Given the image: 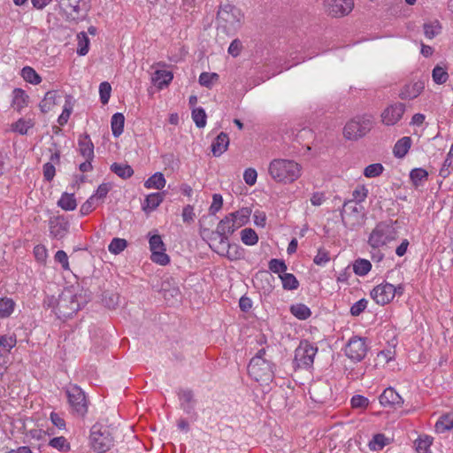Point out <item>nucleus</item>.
Returning <instances> with one entry per match:
<instances>
[{
	"mask_svg": "<svg viewBox=\"0 0 453 453\" xmlns=\"http://www.w3.org/2000/svg\"><path fill=\"white\" fill-rule=\"evenodd\" d=\"M254 280L256 282H258V281L263 282V281H265L267 284V287L263 286L262 288H265V290H271V288H272L271 281L273 280V277L272 274L269 273V272H267V271H261V272H258L255 275Z\"/></svg>",
	"mask_w": 453,
	"mask_h": 453,
	"instance_id": "052dcab7",
	"label": "nucleus"
},
{
	"mask_svg": "<svg viewBox=\"0 0 453 453\" xmlns=\"http://www.w3.org/2000/svg\"><path fill=\"white\" fill-rule=\"evenodd\" d=\"M49 445L60 451H67L70 449V445L64 436L52 438L50 441Z\"/></svg>",
	"mask_w": 453,
	"mask_h": 453,
	"instance_id": "13d9d810",
	"label": "nucleus"
},
{
	"mask_svg": "<svg viewBox=\"0 0 453 453\" xmlns=\"http://www.w3.org/2000/svg\"><path fill=\"white\" fill-rule=\"evenodd\" d=\"M368 301L365 298H362L353 303L350 307V314L352 316H359L367 307Z\"/></svg>",
	"mask_w": 453,
	"mask_h": 453,
	"instance_id": "338daca9",
	"label": "nucleus"
},
{
	"mask_svg": "<svg viewBox=\"0 0 453 453\" xmlns=\"http://www.w3.org/2000/svg\"><path fill=\"white\" fill-rule=\"evenodd\" d=\"M35 126V122L31 119H19L12 124L11 130L19 134H27L28 130Z\"/></svg>",
	"mask_w": 453,
	"mask_h": 453,
	"instance_id": "7c9ffc66",
	"label": "nucleus"
},
{
	"mask_svg": "<svg viewBox=\"0 0 453 453\" xmlns=\"http://www.w3.org/2000/svg\"><path fill=\"white\" fill-rule=\"evenodd\" d=\"M78 150L80 154L88 159H93L94 154V144L88 134H83L79 137L78 140Z\"/></svg>",
	"mask_w": 453,
	"mask_h": 453,
	"instance_id": "4be33fe9",
	"label": "nucleus"
},
{
	"mask_svg": "<svg viewBox=\"0 0 453 453\" xmlns=\"http://www.w3.org/2000/svg\"><path fill=\"white\" fill-rule=\"evenodd\" d=\"M368 193V189L365 185H357L352 191V199L350 201L360 203L366 199Z\"/></svg>",
	"mask_w": 453,
	"mask_h": 453,
	"instance_id": "09e8293b",
	"label": "nucleus"
},
{
	"mask_svg": "<svg viewBox=\"0 0 453 453\" xmlns=\"http://www.w3.org/2000/svg\"><path fill=\"white\" fill-rule=\"evenodd\" d=\"M218 18L220 21L225 22L230 27L235 28L240 26L243 19V14L239 8L226 4L220 8L218 12Z\"/></svg>",
	"mask_w": 453,
	"mask_h": 453,
	"instance_id": "ddd939ff",
	"label": "nucleus"
},
{
	"mask_svg": "<svg viewBox=\"0 0 453 453\" xmlns=\"http://www.w3.org/2000/svg\"><path fill=\"white\" fill-rule=\"evenodd\" d=\"M49 226L50 236L58 240L64 238L69 229V224L63 217L50 219Z\"/></svg>",
	"mask_w": 453,
	"mask_h": 453,
	"instance_id": "a211bd4d",
	"label": "nucleus"
},
{
	"mask_svg": "<svg viewBox=\"0 0 453 453\" xmlns=\"http://www.w3.org/2000/svg\"><path fill=\"white\" fill-rule=\"evenodd\" d=\"M379 400L384 407H401L403 403L402 396L393 388H386Z\"/></svg>",
	"mask_w": 453,
	"mask_h": 453,
	"instance_id": "6ab92c4d",
	"label": "nucleus"
},
{
	"mask_svg": "<svg viewBox=\"0 0 453 453\" xmlns=\"http://www.w3.org/2000/svg\"><path fill=\"white\" fill-rule=\"evenodd\" d=\"M179 398L180 402V406L183 409V411L190 416H196V400L194 398L193 392L188 389H183L180 391Z\"/></svg>",
	"mask_w": 453,
	"mask_h": 453,
	"instance_id": "aec40b11",
	"label": "nucleus"
},
{
	"mask_svg": "<svg viewBox=\"0 0 453 453\" xmlns=\"http://www.w3.org/2000/svg\"><path fill=\"white\" fill-rule=\"evenodd\" d=\"M366 352L367 346L365 339L362 337H351L345 347L346 356L356 362L361 361L365 357Z\"/></svg>",
	"mask_w": 453,
	"mask_h": 453,
	"instance_id": "f8f14e48",
	"label": "nucleus"
},
{
	"mask_svg": "<svg viewBox=\"0 0 453 453\" xmlns=\"http://www.w3.org/2000/svg\"><path fill=\"white\" fill-rule=\"evenodd\" d=\"M242 242L249 246H252L257 243L258 236L252 228H244L241 232Z\"/></svg>",
	"mask_w": 453,
	"mask_h": 453,
	"instance_id": "c03bdc74",
	"label": "nucleus"
},
{
	"mask_svg": "<svg viewBox=\"0 0 453 453\" xmlns=\"http://www.w3.org/2000/svg\"><path fill=\"white\" fill-rule=\"evenodd\" d=\"M73 105H74L73 97L70 95H66L65 99V104L63 106L62 113L60 114V116L58 119V123L60 126H65L67 123V121L71 116V113L73 111Z\"/></svg>",
	"mask_w": 453,
	"mask_h": 453,
	"instance_id": "c756f323",
	"label": "nucleus"
},
{
	"mask_svg": "<svg viewBox=\"0 0 453 453\" xmlns=\"http://www.w3.org/2000/svg\"><path fill=\"white\" fill-rule=\"evenodd\" d=\"M372 127L371 116L357 117L348 122L343 130V134L348 140H357L367 134Z\"/></svg>",
	"mask_w": 453,
	"mask_h": 453,
	"instance_id": "423d86ee",
	"label": "nucleus"
},
{
	"mask_svg": "<svg viewBox=\"0 0 453 453\" xmlns=\"http://www.w3.org/2000/svg\"><path fill=\"white\" fill-rule=\"evenodd\" d=\"M165 183L164 174L157 172L144 182V187L146 188L162 189L165 186Z\"/></svg>",
	"mask_w": 453,
	"mask_h": 453,
	"instance_id": "473e14b6",
	"label": "nucleus"
},
{
	"mask_svg": "<svg viewBox=\"0 0 453 453\" xmlns=\"http://www.w3.org/2000/svg\"><path fill=\"white\" fill-rule=\"evenodd\" d=\"M17 343L15 335H0V347L10 351Z\"/></svg>",
	"mask_w": 453,
	"mask_h": 453,
	"instance_id": "0e129e2a",
	"label": "nucleus"
},
{
	"mask_svg": "<svg viewBox=\"0 0 453 453\" xmlns=\"http://www.w3.org/2000/svg\"><path fill=\"white\" fill-rule=\"evenodd\" d=\"M330 260L329 252L323 248L318 250L317 255L313 258V262L319 266L326 265Z\"/></svg>",
	"mask_w": 453,
	"mask_h": 453,
	"instance_id": "680f3d73",
	"label": "nucleus"
},
{
	"mask_svg": "<svg viewBox=\"0 0 453 453\" xmlns=\"http://www.w3.org/2000/svg\"><path fill=\"white\" fill-rule=\"evenodd\" d=\"M29 96L21 88H14L12 91V107L20 112L28 105Z\"/></svg>",
	"mask_w": 453,
	"mask_h": 453,
	"instance_id": "5701e85b",
	"label": "nucleus"
},
{
	"mask_svg": "<svg viewBox=\"0 0 453 453\" xmlns=\"http://www.w3.org/2000/svg\"><path fill=\"white\" fill-rule=\"evenodd\" d=\"M371 269L372 264L367 259L358 258L353 264V271L358 276H365Z\"/></svg>",
	"mask_w": 453,
	"mask_h": 453,
	"instance_id": "58836bf2",
	"label": "nucleus"
},
{
	"mask_svg": "<svg viewBox=\"0 0 453 453\" xmlns=\"http://www.w3.org/2000/svg\"><path fill=\"white\" fill-rule=\"evenodd\" d=\"M269 270L273 273L283 274L287 270L286 263L281 259L273 258L268 264Z\"/></svg>",
	"mask_w": 453,
	"mask_h": 453,
	"instance_id": "5fc2aeb1",
	"label": "nucleus"
},
{
	"mask_svg": "<svg viewBox=\"0 0 453 453\" xmlns=\"http://www.w3.org/2000/svg\"><path fill=\"white\" fill-rule=\"evenodd\" d=\"M219 76L216 73H202L199 76V83L206 88H211L219 80Z\"/></svg>",
	"mask_w": 453,
	"mask_h": 453,
	"instance_id": "de8ad7c7",
	"label": "nucleus"
},
{
	"mask_svg": "<svg viewBox=\"0 0 453 453\" xmlns=\"http://www.w3.org/2000/svg\"><path fill=\"white\" fill-rule=\"evenodd\" d=\"M432 77H433L434 81L436 84L441 85V84H444L448 81L449 74L443 67L436 65L433 69Z\"/></svg>",
	"mask_w": 453,
	"mask_h": 453,
	"instance_id": "8fccbe9b",
	"label": "nucleus"
},
{
	"mask_svg": "<svg viewBox=\"0 0 453 453\" xmlns=\"http://www.w3.org/2000/svg\"><path fill=\"white\" fill-rule=\"evenodd\" d=\"M371 296L378 304H387L395 296V286L388 282H383L373 288Z\"/></svg>",
	"mask_w": 453,
	"mask_h": 453,
	"instance_id": "4468645a",
	"label": "nucleus"
},
{
	"mask_svg": "<svg viewBox=\"0 0 453 453\" xmlns=\"http://www.w3.org/2000/svg\"><path fill=\"white\" fill-rule=\"evenodd\" d=\"M433 443V438L428 435L419 436L415 441V448L417 453H432L430 447Z\"/></svg>",
	"mask_w": 453,
	"mask_h": 453,
	"instance_id": "e433bc0d",
	"label": "nucleus"
},
{
	"mask_svg": "<svg viewBox=\"0 0 453 453\" xmlns=\"http://www.w3.org/2000/svg\"><path fill=\"white\" fill-rule=\"evenodd\" d=\"M350 403L354 409L364 410L368 406L369 399L364 395H356L352 396Z\"/></svg>",
	"mask_w": 453,
	"mask_h": 453,
	"instance_id": "e2e57ef3",
	"label": "nucleus"
},
{
	"mask_svg": "<svg viewBox=\"0 0 453 453\" xmlns=\"http://www.w3.org/2000/svg\"><path fill=\"white\" fill-rule=\"evenodd\" d=\"M309 395L313 402L325 403L331 397V387L326 381L319 380L313 382L309 388Z\"/></svg>",
	"mask_w": 453,
	"mask_h": 453,
	"instance_id": "2eb2a0df",
	"label": "nucleus"
},
{
	"mask_svg": "<svg viewBox=\"0 0 453 453\" xmlns=\"http://www.w3.org/2000/svg\"><path fill=\"white\" fill-rule=\"evenodd\" d=\"M127 247V241L120 238H113L108 246V250L112 254H119Z\"/></svg>",
	"mask_w": 453,
	"mask_h": 453,
	"instance_id": "6e6d98bb",
	"label": "nucleus"
},
{
	"mask_svg": "<svg viewBox=\"0 0 453 453\" xmlns=\"http://www.w3.org/2000/svg\"><path fill=\"white\" fill-rule=\"evenodd\" d=\"M60 98L59 94L56 90L48 91L42 100L39 104L40 111L42 113H47L53 109V107L58 104Z\"/></svg>",
	"mask_w": 453,
	"mask_h": 453,
	"instance_id": "b1692460",
	"label": "nucleus"
},
{
	"mask_svg": "<svg viewBox=\"0 0 453 453\" xmlns=\"http://www.w3.org/2000/svg\"><path fill=\"white\" fill-rule=\"evenodd\" d=\"M317 352V346L308 341H302L295 350L294 362L298 367L310 368L313 365Z\"/></svg>",
	"mask_w": 453,
	"mask_h": 453,
	"instance_id": "0eeeda50",
	"label": "nucleus"
},
{
	"mask_svg": "<svg viewBox=\"0 0 453 453\" xmlns=\"http://www.w3.org/2000/svg\"><path fill=\"white\" fill-rule=\"evenodd\" d=\"M111 92V87L109 82L104 81L99 85L100 100L103 104L109 102Z\"/></svg>",
	"mask_w": 453,
	"mask_h": 453,
	"instance_id": "bf43d9fd",
	"label": "nucleus"
},
{
	"mask_svg": "<svg viewBox=\"0 0 453 453\" xmlns=\"http://www.w3.org/2000/svg\"><path fill=\"white\" fill-rule=\"evenodd\" d=\"M425 88L424 82L418 81L405 85L400 93V97L404 100H411L418 97Z\"/></svg>",
	"mask_w": 453,
	"mask_h": 453,
	"instance_id": "412c9836",
	"label": "nucleus"
},
{
	"mask_svg": "<svg viewBox=\"0 0 453 453\" xmlns=\"http://www.w3.org/2000/svg\"><path fill=\"white\" fill-rule=\"evenodd\" d=\"M111 171L122 179H128L134 174V170L127 164L113 163Z\"/></svg>",
	"mask_w": 453,
	"mask_h": 453,
	"instance_id": "72a5a7b5",
	"label": "nucleus"
},
{
	"mask_svg": "<svg viewBox=\"0 0 453 453\" xmlns=\"http://www.w3.org/2000/svg\"><path fill=\"white\" fill-rule=\"evenodd\" d=\"M223 205V197L220 194H214L212 196V203L209 208V212L211 215H215L218 211H219Z\"/></svg>",
	"mask_w": 453,
	"mask_h": 453,
	"instance_id": "69168bd1",
	"label": "nucleus"
},
{
	"mask_svg": "<svg viewBox=\"0 0 453 453\" xmlns=\"http://www.w3.org/2000/svg\"><path fill=\"white\" fill-rule=\"evenodd\" d=\"M89 438L92 448L98 452H106L113 445L109 431L97 425L92 426Z\"/></svg>",
	"mask_w": 453,
	"mask_h": 453,
	"instance_id": "6e6552de",
	"label": "nucleus"
},
{
	"mask_svg": "<svg viewBox=\"0 0 453 453\" xmlns=\"http://www.w3.org/2000/svg\"><path fill=\"white\" fill-rule=\"evenodd\" d=\"M397 231L391 222L382 221L378 223L368 237V244L372 249H380L388 246L396 240Z\"/></svg>",
	"mask_w": 453,
	"mask_h": 453,
	"instance_id": "f03ea898",
	"label": "nucleus"
},
{
	"mask_svg": "<svg viewBox=\"0 0 453 453\" xmlns=\"http://www.w3.org/2000/svg\"><path fill=\"white\" fill-rule=\"evenodd\" d=\"M163 201V196L160 193H152L149 195L143 204V210H155Z\"/></svg>",
	"mask_w": 453,
	"mask_h": 453,
	"instance_id": "a18cd8bd",
	"label": "nucleus"
},
{
	"mask_svg": "<svg viewBox=\"0 0 453 453\" xmlns=\"http://www.w3.org/2000/svg\"><path fill=\"white\" fill-rule=\"evenodd\" d=\"M238 227H235V224L234 222L233 217L230 215H226L225 218H223L218 224L216 228V233L220 237V244H226L227 245L228 249H231L230 245L228 244V237L235 230H237ZM227 257L230 259H235L237 258L236 255H233L230 250L227 251Z\"/></svg>",
	"mask_w": 453,
	"mask_h": 453,
	"instance_id": "9d476101",
	"label": "nucleus"
},
{
	"mask_svg": "<svg viewBox=\"0 0 453 453\" xmlns=\"http://www.w3.org/2000/svg\"><path fill=\"white\" fill-rule=\"evenodd\" d=\"M21 76L27 82L34 85H37L42 81L40 75L30 66H25L22 68Z\"/></svg>",
	"mask_w": 453,
	"mask_h": 453,
	"instance_id": "a19ab883",
	"label": "nucleus"
},
{
	"mask_svg": "<svg viewBox=\"0 0 453 453\" xmlns=\"http://www.w3.org/2000/svg\"><path fill=\"white\" fill-rule=\"evenodd\" d=\"M161 291L165 300L170 304H173L180 300V292L179 288L171 287L169 282L162 284Z\"/></svg>",
	"mask_w": 453,
	"mask_h": 453,
	"instance_id": "a878e982",
	"label": "nucleus"
},
{
	"mask_svg": "<svg viewBox=\"0 0 453 453\" xmlns=\"http://www.w3.org/2000/svg\"><path fill=\"white\" fill-rule=\"evenodd\" d=\"M326 11L332 17L348 15L353 9V0H325Z\"/></svg>",
	"mask_w": 453,
	"mask_h": 453,
	"instance_id": "dca6fc26",
	"label": "nucleus"
},
{
	"mask_svg": "<svg viewBox=\"0 0 453 453\" xmlns=\"http://www.w3.org/2000/svg\"><path fill=\"white\" fill-rule=\"evenodd\" d=\"M425 36L433 39L441 33V27L438 20L425 23L423 26Z\"/></svg>",
	"mask_w": 453,
	"mask_h": 453,
	"instance_id": "79ce46f5",
	"label": "nucleus"
},
{
	"mask_svg": "<svg viewBox=\"0 0 453 453\" xmlns=\"http://www.w3.org/2000/svg\"><path fill=\"white\" fill-rule=\"evenodd\" d=\"M60 8L72 19H75L88 12L89 0H57Z\"/></svg>",
	"mask_w": 453,
	"mask_h": 453,
	"instance_id": "9b49d317",
	"label": "nucleus"
},
{
	"mask_svg": "<svg viewBox=\"0 0 453 453\" xmlns=\"http://www.w3.org/2000/svg\"><path fill=\"white\" fill-rule=\"evenodd\" d=\"M405 111V106L402 103H396L388 106L381 112L382 123L387 126L395 125L403 117Z\"/></svg>",
	"mask_w": 453,
	"mask_h": 453,
	"instance_id": "f3484780",
	"label": "nucleus"
},
{
	"mask_svg": "<svg viewBox=\"0 0 453 453\" xmlns=\"http://www.w3.org/2000/svg\"><path fill=\"white\" fill-rule=\"evenodd\" d=\"M78 38V48L77 54L80 56H85L88 52L89 40L86 33L81 32L77 35Z\"/></svg>",
	"mask_w": 453,
	"mask_h": 453,
	"instance_id": "3c124183",
	"label": "nucleus"
},
{
	"mask_svg": "<svg viewBox=\"0 0 453 453\" xmlns=\"http://www.w3.org/2000/svg\"><path fill=\"white\" fill-rule=\"evenodd\" d=\"M383 165L380 163L372 164L364 170V175L367 178H374L380 176L383 172Z\"/></svg>",
	"mask_w": 453,
	"mask_h": 453,
	"instance_id": "4d7b16f0",
	"label": "nucleus"
},
{
	"mask_svg": "<svg viewBox=\"0 0 453 453\" xmlns=\"http://www.w3.org/2000/svg\"><path fill=\"white\" fill-rule=\"evenodd\" d=\"M192 119L196 123V127L201 128L206 125V113L205 111L201 108H196L192 111Z\"/></svg>",
	"mask_w": 453,
	"mask_h": 453,
	"instance_id": "864d4df0",
	"label": "nucleus"
},
{
	"mask_svg": "<svg viewBox=\"0 0 453 453\" xmlns=\"http://www.w3.org/2000/svg\"><path fill=\"white\" fill-rule=\"evenodd\" d=\"M71 411L80 417H84L88 412V400L84 391L76 385H69L65 388Z\"/></svg>",
	"mask_w": 453,
	"mask_h": 453,
	"instance_id": "39448f33",
	"label": "nucleus"
},
{
	"mask_svg": "<svg viewBox=\"0 0 453 453\" xmlns=\"http://www.w3.org/2000/svg\"><path fill=\"white\" fill-rule=\"evenodd\" d=\"M230 215L233 217L235 227L240 228L248 223L251 215V209L249 207H242L234 212H231Z\"/></svg>",
	"mask_w": 453,
	"mask_h": 453,
	"instance_id": "c85d7f7f",
	"label": "nucleus"
},
{
	"mask_svg": "<svg viewBox=\"0 0 453 453\" xmlns=\"http://www.w3.org/2000/svg\"><path fill=\"white\" fill-rule=\"evenodd\" d=\"M15 302L12 298H0V317L3 319L10 317L14 311Z\"/></svg>",
	"mask_w": 453,
	"mask_h": 453,
	"instance_id": "4c0bfd02",
	"label": "nucleus"
},
{
	"mask_svg": "<svg viewBox=\"0 0 453 453\" xmlns=\"http://www.w3.org/2000/svg\"><path fill=\"white\" fill-rule=\"evenodd\" d=\"M58 205L65 211H73L77 203L73 194L64 193L58 202Z\"/></svg>",
	"mask_w": 453,
	"mask_h": 453,
	"instance_id": "f704fd0d",
	"label": "nucleus"
},
{
	"mask_svg": "<svg viewBox=\"0 0 453 453\" xmlns=\"http://www.w3.org/2000/svg\"><path fill=\"white\" fill-rule=\"evenodd\" d=\"M434 428L438 434H442L448 430L453 429L451 413L441 416L435 423Z\"/></svg>",
	"mask_w": 453,
	"mask_h": 453,
	"instance_id": "c9c22d12",
	"label": "nucleus"
},
{
	"mask_svg": "<svg viewBox=\"0 0 453 453\" xmlns=\"http://www.w3.org/2000/svg\"><path fill=\"white\" fill-rule=\"evenodd\" d=\"M229 138L228 135L221 132L217 135L215 140L211 143V151L215 157L221 156L228 148Z\"/></svg>",
	"mask_w": 453,
	"mask_h": 453,
	"instance_id": "393cba45",
	"label": "nucleus"
},
{
	"mask_svg": "<svg viewBox=\"0 0 453 453\" xmlns=\"http://www.w3.org/2000/svg\"><path fill=\"white\" fill-rule=\"evenodd\" d=\"M428 173L423 168H415L411 170L410 178L415 187H418L427 180Z\"/></svg>",
	"mask_w": 453,
	"mask_h": 453,
	"instance_id": "37998d69",
	"label": "nucleus"
},
{
	"mask_svg": "<svg viewBox=\"0 0 453 453\" xmlns=\"http://www.w3.org/2000/svg\"><path fill=\"white\" fill-rule=\"evenodd\" d=\"M280 279L282 282V288L286 290H295L299 287V281L296 277L292 273L280 274Z\"/></svg>",
	"mask_w": 453,
	"mask_h": 453,
	"instance_id": "ea45409f",
	"label": "nucleus"
},
{
	"mask_svg": "<svg viewBox=\"0 0 453 453\" xmlns=\"http://www.w3.org/2000/svg\"><path fill=\"white\" fill-rule=\"evenodd\" d=\"M125 117L122 113H114L111 117V127L113 136L119 137L124 131Z\"/></svg>",
	"mask_w": 453,
	"mask_h": 453,
	"instance_id": "2f4dec72",
	"label": "nucleus"
},
{
	"mask_svg": "<svg viewBox=\"0 0 453 453\" xmlns=\"http://www.w3.org/2000/svg\"><path fill=\"white\" fill-rule=\"evenodd\" d=\"M150 259L160 265H166L170 262L169 256L165 253V245L159 234H153L149 239Z\"/></svg>",
	"mask_w": 453,
	"mask_h": 453,
	"instance_id": "1a4fd4ad",
	"label": "nucleus"
},
{
	"mask_svg": "<svg viewBox=\"0 0 453 453\" xmlns=\"http://www.w3.org/2000/svg\"><path fill=\"white\" fill-rule=\"evenodd\" d=\"M98 203L96 200V196H91L81 206V213L82 215H87L91 212L96 206Z\"/></svg>",
	"mask_w": 453,
	"mask_h": 453,
	"instance_id": "774afa93",
	"label": "nucleus"
},
{
	"mask_svg": "<svg viewBox=\"0 0 453 453\" xmlns=\"http://www.w3.org/2000/svg\"><path fill=\"white\" fill-rule=\"evenodd\" d=\"M152 82L159 88L167 86L173 79V74L170 71L157 70L152 75Z\"/></svg>",
	"mask_w": 453,
	"mask_h": 453,
	"instance_id": "cd10ccee",
	"label": "nucleus"
},
{
	"mask_svg": "<svg viewBox=\"0 0 453 453\" xmlns=\"http://www.w3.org/2000/svg\"><path fill=\"white\" fill-rule=\"evenodd\" d=\"M56 302L55 313L58 317L65 318L76 313L85 303V300L81 295H75L70 289L63 291Z\"/></svg>",
	"mask_w": 453,
	"mask_h": 453,
	"instance_id": "7ed1b4c3",
	"label": "nucleus"
},
{
	"mask_svg": "<svg viewBox=\"0 0 453 453\" xmlns=\"http://www.w3.org/2000/svg\"><path fill=\"white\" fill-rule=\"evenodd\" d=\"M302 166L292 159L275 158L268 165L270 177L280 184H291L302 175Z\"/></svg>",
	"mask_w": 453,
	"mask_h": 453,
	"instance_id": "f257e3e1",
	"label": "nucleus"
},
{
	"mask_svg": "<svg viewBox=\"0 0 453 453\" xmlns=\"http://www.w3.org/2000/svg\"><path fill=\"white\" fill-rule=\"evenodd\" d=\"M411 146V138L404 136L399 139L393 149L394 156L397 158H403L406 156Z\"/></svg>",
	"mask_w": 453,
	"mask_h": 453,
	"instance_id": "bb28decb",
	"label": "nucleus"
},
{
	"mask_svg": "<svg viewBox=\"0 0 453 453\" xmlns=\"http://www.w3.org/2000/svg\"><path fill=\"white\" fill-rule=\"evenodd\" d=\"M250 376L261 384L268 385L273 380L272 363L266 358L253 357L248 365Z\"/></svg>",
	"mask_w": 453,
	"mask_h": 453,
	"instance_id": "20e7f679",
	"label": "nucleus"
},
{
	"mask_svg": "<svg viewBox=\"0 0 453 453\" xmlns=\"http://www.w3.org/2000/svg\"><path fill=\"white\" fill-rule=\"evenodd\" d=\"M388 444V439L382 434H378L369 442L371 450H380Z\"/></svg>",
	"mask_w": 453,
	"mask_h": 453,
	"instance_id": "603ef678",
	"label": "nucleus"
},
{
	"mask_svg": "<svg viewBox=\"0 0 453 453\" xmlns=\"http://www.w3.org/2000/svg\"><path fill=\"white\" fill-rule=\"evenodd\" d=\"M292 314L299 319H306L311 316L310 309L303 303H298L291 306Z\"/></svg>",
	"mask_w": 453,
	"mask_h": 453,
	"instance_id": "49530a36",
	"label": "nucleus"
}]
</instances>
